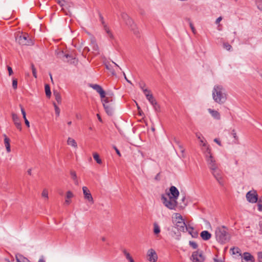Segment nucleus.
Here are the masks:
<instances>
[{
  "mask_svg": "<svg viewBox=\"0 0 262 262\" xmlns=\"http://www.w3.org/2000/svg\"><path fill=\"white\" fill-rule=\"evenodd\" d=\"M12 87L14 90L17 88V80L16 79H13L12 80Z\"/></svg>",
  "mask_w": 262,
  "mask_h": 262,
  "instance_id": "41",
  "label": "nucleus"
},
{
  "mask_svg": "<svg viewBox=\"0 0 262 262\" xmlns=\"http://www.w3.org/2000/svg\"><path fill=\"white\" fill-rule=\"evenodd\" d=\"M16 40L22 46H30L33 44L28 34H21L17 35Z\"/></svg>",
  "mask_w": 262,
  "mask_h": 262,
  "instance_id": "7",
  "label": "nucleus"
},
{
  "mask_svg": "<svg viewBox=\"0 0 262 262\" xmlns=\"http://www.w3.org/2000/svg\"><path fill=\"white\" fill-rule=\"evenodd\" d=\"M90 86L99 94L101 99L105 97V92L100 85L97 84H90Z\"/></svg>",
  "mask_w": 262,
  "mask_h": 262,
  "instance_id": "14",
  "label": "nucleus"
},
{
  "mask_svg": "<svg viewBox=\"0 0 262 262\" xmlns=\"http://www.w3.org/2000/svg\"><path fill=\"white\" fill-rule=\"evenodd\" d=\"M156 180L159 181L160 180V173H158L155 178Z\"/></svg>",
  "mask_w": 262,
  "mask_h": 262,
  "instance_id": "57",
  "label": "nucleus"
},
{
  "mask_svg": "<svg viewBox=\"0 0 262 262\" xmlns=\"http://www.w3.org/2000/svg\"><path fill=\"white\" fill-rule=\"evenodd\" d=\"M223 46L224 48L228 51H230L232 48V46L228 42L224 43Z\"/></svg>",
  "mask_w": 262,
  "mask_h": 262,
  "instance_id": "39",
  "label": "nucleus"
},
{
  "mask_svg": "<svg viewBox=\"0 0 262 262\" xmlns=\"http://www.w3.org/2000/svg\"><path fill=\"white\" fill-rule=\"evenodd\" d=\"M45 92L47 97H50L51 95V92L50 90V86L48 84L45 85Z\"/></svg>",
  "mask_w": 262,
  "mask_h": 262,
  "instance_id": "30",
  "label": "nucleus"
},
{
  "mask_svg": "<svg viewBox=\"0 0 262 262\" xmlns=\"http://www.w3.org/2000/svg\"><path fill=\"white\" fill-rule=\"evenodd\" d=\"M94 50H96V51H98V46L96 44L94 45Z\"/></svg>",
  "mask_w": 262,
  "mask_h": 262,
  "instance_id": "61",
  "label": "nucleus"
},
{
  "mask_svg": "<svg viewBox=\"0 0 262 262\" xmlns=\"http://www.w3.org/2000/svg\"><path fill=\"white\" fill-rule=\"evenodd\" d=\"M82 191L84 199L88 201L91 204H93L94 199L88 188L86 186H83L82 187Z\"/></svg>",
  "mask_w": 262,
  "mask_h": 262,
  "instance_id": "13",
  "label": "nucleus"
},
{
  "mask_svg": "<svg viewBox=\"0 0 262 262\" xmlns=\"http://www.w3.org/2000/svg\"><path fill=\"white\" fill-rule=\"evenodd\" d=\"M190 259L193 262H204L205 259L203 252L201 250H196L192 253Z\"/></svg>",
  "mask_w": 262,
  "mask_h": 262,
  "instance_id": "9",
  "label": "nucleus"
},
{
  "mask_svg": "<svg viewBox=\"0 0 262 262\" xmlns=\"http://www.w3.org/2000/svg\"><path fill=\"white\" fill-rule=\"evenodd\" d=\"M101 102L106 114L112 116L115 110V103L112 97H105L101 99Z\"/></svg>",
  "mask_w": 262,
  "mask_h": 262,
  "instance_id": "4",
  "label": "nucleus"
},
{
  "mask_svg": "<svg viewBox=\"0 0 262 262\" xmlns=\"http://www.w3.org/2000/svg\"><path fill=\"white\" fill-rule=\"evenodd\" d=\"M16 261H14V260H13L12 261H10L8 259H6L5 260L7 262H20V259H19L17 256H16Z\"/></svg>",
  "mask_w": 262,
  "mask_h": 262,
  "instance_id": "47",
  "label": "nucleus"
},
{
  "mask_svg": "<svg viewBox=\"0 0 262 262\" xmlns=\"http://www.w3.org/2000/svg\"><path fill=\"white\" fill-rule=\"evenodd\" d=\"M27 173H28V174L31 176L32 174V170H31V169H29L28 170V171H27Z\"/></svg>",
  "mask_w": 262,
  "mask_h": 262,
  "instance_id": "62",
  "label": "nucleus"
},
{
  "mask_svg": "<svg viewBox=\"0 0 262 262\" xmlns=\"http://www.w3.org/2000/svg\"><path fill=\"white\" fill-rule=\"evenodd\" d=\"M19 106L20 107V110H21V112L23 115V116H24V115L25 116L26 115V112H25L24 108H23V107L21 105H20Z\"/></svg>",
  "mask_w": 262,
  "mask_h": 262,
  "instance_id": "48",
  "label": "nucleus"
},
{
  "mask_svg": "<svg viewBox=\"0 0 262 262\" xmlns=\"http://www.w3.org/2000/svg\"><path fill=\"white\" fill-rule=\"evenodd\" d=\"M12 118L13 120V121L16 127V128L19 129V130H21V124L20 121L19 117L17 116V115L15 113L12 114Z\"/></svg>",
  "mask_w": 262,
  "mask_h": 262,
  "instance_id": "17",
  "label": "nucleus"
},
{
  "mask_svg": "<svg viewBox=\"0 0 262 262\" xmlns=\"http://www.w3.org/2000/svg\"><path fill=\"white\" fill-rule=\"evenodd\" d=\"M158 256L157 252L153 249H150L147 252V259L150 262H156Z\"/></svg>",
  "mask_w": 262,
  "mask_h": 262,
  "instance_id": "12",
  "label": "nucleus"
},
{
  "mask_svg": "<svg viewBox=\"0 0 262 262\" xmlns=\"http://www.w3.org/2000/svg\"><path fill=\"white\" fill-rule=\"evenodd\" d=\"M3 136L4 137V143L6 148L7 151L9 152L11 151L10 139L5 134H4Z\"/></svg>",
  "mask_w": 262,
  "mask_h": 262,
  "instance_id": "22",
  "label": "nucleus"
},
{
  "mask_svg": "<svg viewBox=\"0 0 262 262\" xmlns=\"http://www.w3.org/2000/svg\"><path fill=\"white\" fill-rule=\"evenodd\" d=\"M170 193H168L169 198L177 200L179 195V191L176 187L172 186L169 189Z\"/></svg>",
  "mask_w": 262,
  "mask_h": 262,
  "instance_id": "15",
  "label": "nucleus"
},
{
  "mask_svg": "<svg viewBox=\"0 0 262 262\" xmlns=\"http://www.w3.org/2000/svg\"><path fill=\"white\" fill-rule=\"evenodd\" d=\"M206 158L209 168L210 170L217 167V165L215 162V161L211 154L210 149L208 147H207L206 148Z\"/></svg>",
  "mask_w": 262,
  "mask_h": 262,
  "instance_id": "8",
  "label": "nucleus"
},
{
  "mask_svg": "<svg viewBox=\"0 0 262 262\" xmlns=\"http://www.w3.org/2000/svg\"><path fill=\"white\" fill-rule=\"evenodd\" d=\"M196 137L197 138L200 140V142L202 144V145L203 146H206V144L204 142V138L203 137L202 134L200 133H195Z\"/></svg>",
  "mask_w": 262,
  "mask_h": 262,
  "instance_id": "25",
  "label": "nucleus"
},
{
  "mask_svg": "<svg viewBox=\"0 0 262 262\" xmlns=\"http://www.w3.org/2000/svg\"><path fill=\"white\" fill-rule=\"evenodd\" d=\"M41 196L46 199H48V190L46 189H43L42 193H41Z\"/></svg>",
  "mask_w": 262,
  "mask_h": 262,
  "instance_id": "37",
  "label": "nucleus"
},
{
  "mask_svg": "<svg viewBox=\"0 0 262 262\" xmlns=\"http://www.w3.org/2000/svg\"><path fill=\"white\" fill-rule=\"evenodd\" d=\"M155 111L157 112H159L160 111V105L157 103V101H156L155 104H151Z\"/></svg>",
  "mask_w": 262,
  "mask_h": 262,
  "instance_id": "36",
  "label": "nucleus"
},
{
  "mask_svg": "<svg viewBox=\"0 0 262 262\" xmlns=\"http://www.w3.org/2000/svg\"><path fill=\"white\" fill-rule=\"evenodd\" d=\"M31 68H32V74H33V76L35 77V78H37V72H36V69L34 66L33 64H31Z\"/></svg>",
  "mask_w": 262,
  "mask_h": 262,
  "instance_id": "38",
  "label": "nucleus"
},
{
  "mask_svg": "<svg viewBox=\"0 0 262 262\" xmlns=\"http://www.w3.org/2000/svg\"><path fill=\"white\" fill-rule=\"evenodd\" d=\"M208 111L214 119L216 120H220L221 119L220 114L217 111L208 108Z\"/></svg>",
  "mask_w": 262,
  "mask_h": 262,
  "instance_id": "18",
  "label": "nucleus"
},
{
  "mask_svg": "<svg viewBox=\"0 0 262 262\" xmlns=\"http://www.w3.org/2000/svg\"><path fill=\"white\" fill-rule=\"evenodd\" d=\"M123 253H124V255L125 256L126 258L128 260H129L130 259L133 258L130 255V254L128 252H127L126 250H124L123 251Z\"/></svg>",
  "mask_w": 262,
  "mask_h": 262,
  "instance_id": "40",
  "label": "nucleus"
},
{
  "mask_svg": "<svg viewBox=\"0 0 262 262\" xmlns=\"http://www.w3.org/2000/svg\"><path fill=\"white\" fill-rule=\"evenodd\" d=\"M70 174H71L72 179L74 181V183L76 185H78V180H77V175H76V172L75 171H71Z\"/></svg>",
  "mask_w": 262,
  "mask_h": 262,
  "instance_id": "27",
  "label": "nucleus"
},
{
  "mask_svg": "<svg viewBox=\"0 0 262 262\" xmlns=\"http://www.w3.org/2000/svg\"><path fill=\"white\" fill-rule=\"evenodd\" d=\"M53 94L58 103L60 104L61 103V97L59 93L57 91H54Z\"/></svg>",
  "mask_w": 262,
  "mask_h": 262,
  "instance_id": "26",
  "label": "nucleus"
},
{
  "mask_svg": "<svg viewBox=\"0 0 262 262\" xmlns=\"http://www.w3.org/2000/svg\"><path fill=\"white\" fill-rule=\"evenodd\" d=\"M222 17L221 16H220L219 17H218L216 20H215V24H218L219 23H220V22L222 20Z\"/></svg>",
  "mask_w": 262,
  "mask_h": 262,
  "instance_id": "52",
  "label": "nucleus"
},
{
  "mask_svg": "<svg viewBox=\"0 0 262 262\" xmlns=\"http://www.w3.org/2000/svg\"><path fill=\"white\" fill-rule=\"evenodd\" d=\"M231 134L233 136V138L234 139V143L238 144V138L236 135L235 130L234 129H233L232 130Z\"/></svg>",
  "mask_w": 262,
  "mask_h": 262,
  "instance_id": "31",
  "label": "nucleus"
},
{
  "mask_svg": "<svg viewBox=\"0 0 262 262\" xmlns=\"http://www.w3.org/2000/svg\"><path fill=\"white\" fill-rule=\"evenodd\" d=\"M38 262H45V260H44L43 257L42 256L40 257Z\"/></svg>",
  "mask_w": 262,
  "mask_h": 262,
  "instance_id": "58",
  "label": "nucleus"
},
{
  "mask_svg": "<svg viewBox=\"0 0 262 262\" xmlns=\"http://www.w3.org/2000/svg\"><path fill=\"white\" fill-rule=\"evenodd\" d=\"M230 252L232 253V254L236 255L237 256H241L242 255L241 251L238 247H233L230 249Z\"/></svg>",
  "mask_w": 262,
  "mask_h": 262,
  "instance_id": "23",
  "label": "nucleus"
},
{
  "mask_svg": "<svg viewBox=\"0 0 262 262\" xmlns=\"http://www.w3.org/2000/svg\"><path fill=\"white\" fill-rule=\"evenodd\" d=\"M172 222L179 231L184 232V229H186V224L182 216L180 213H174L172 216Z\"/></svg>",
  "mask_w": 262,
  "mask_h": 262,
  "instance_id": "5",
  "label": "nucleus"
},
{
  "mask_svg": "<svg viewBox=\"0 0 262 262\" xmlns=\"http://www.w3.org/2000/svg\"><path fill=\"white\" fill-rule=\"evenodd\" d=\"M257 255L258 262H262V252H258Z\"/></svg>",
  "mask_w": 262,
  "mask_h": 262,
  "instance_id": "43",
  "label": "nucleus"
},
{
  "mask_svg": "<svg viewBox=\"0 0 262 262\" xmlns=\"http://www.w3.org/2000/svg\"><path fill=\"white\" fill-rule=\"evenodd\" d=\"M144 95H145V96L146 97V95H151L150 94V92L149 90H148V89H146L145 90H143V91Z\"/></svg>",
  "mask_w": 262,
  "mask_h": 262,
  "instance_id": "44",
  "label": "nucleus"
},
{
  "mask_svg": "<svg viewBox=\"0 0 262 262\" xmlns=\"http://www.w3.org/2000/svg\"><path fill=\"white\" fill-rule=\"evenodd\" d=\"M186 229H184V232L187 231L189 233H190L194 230V228L190 226L186 225Z\"/></svg>",
  "mask_w": 262,
  "mask_h": 262,
  "instance_id": "34",
  "label": "nucleus"
},
{
  "mask_svg": "<svg viewBox=\"0 0 262 262\" xmlns=\"http://www.w3.org/2000/svg\"><path fill=\"white\" fill-rule=\"evenodd\" d=\"M258 210L259 211H262V204H258Z\"/></svg>",
  "mask_w": 262,
  "mask_h": 262,
  "instance_id": "55",
  "label": "nucleus"
},
{
  "mask_svg": "<svg viewBox=\"0 0 262 262\" xmlns=\"http://www.w3.org/2000/svg\"><path fill=\"white\" fill-rule=\"evenodd\" d=\"M139 87L142 90V91H143V90H145L146 89L145 88V83L143 82H140L139 83Z\"/></svg>",
  "mask_w": 262,
  "mask_h": 262,
  "instance_id": "42",
  "label": "nucleus"
},
{
  "mask_svg": "<svg viewBox=\"0 0 262 262\" xmlns=\"http://www.w3.org/2000/svg\"><path fill=\"white\" fill-rule=\"evenodd\" d=\"M67 144L74 148H77L78 145L76 141L72 138L69 137L67 140Z\"/></svg>",
  "mask_w": 262,
  "mask_h": 262,
  "instance_id": "21",
  "label": "nucleus"
},
{
  "mask_svg": "<svg viewBox=\"0 0 262 262\" xmlns=\"http://www.w3.org/2000/svg\"><path fill=\"white\" fill-rule=\"evenodd\" d=\"M161 200L163 204L167 208L170 210H176V207L178 205V202L176 200L172 198H167L164 195L161 196Z\"/></svg>",
  "mask_w": 262,
  "mask_h": 262,
  "instance_id": "6",
  "label": "nucleus"
},
{
  "mask_svg": "<svg viewBox=\"0 0 262 262\" xmlns=\"http://www.w3.org/2000/svg\"><path fill=\"white\" fill-rule=\"evenodd\" d=\"M212 174L221 186H224V182L223 178V172L217 167L211 170Z\"/></svg>",
  "mask_w": 262,
  "mask_h": 262,
  "instance_id": "10",
  "label": "nucleus"
},
{
  "mask_svg": "<svg viewBox=\"0 0 262 262\" xmlns=\"http://www.w3.org/2000/svg\"><path fill=\"white\" fill-rule=\"evenodd\" d=\"M121 18L124 21L126 25L129 28L130 30L133 32L134 35L137 37H139L140 31L134 21L129 17L126 13L124 12L121 14Z\"/></svg>",
  "mask_w": 262,
  "mask_h": 262,
  "instance_id": "3",
  "label": "nucleus"
},
{
  "mask_svg": "<svg viewBox=\"0 0 262 262\" xmlns=\"http://www.w3.org/2000/svg\"><path fill=\"white\" fill-rule=\"evenodd\" d=\"M215 236L219 243L222 245L226 244L230 239L228 229L225 226H220L215 228Z\"/></svg>",
  "mask_w": 262,
  "mask_h": 262,
  "instance_id": "2",
  "label": "nucleus"
},
{
  "mask_svg": "<svg viewBox=\"0 0 262 262\" xmlns=\"http://www.w3.org/2000/svg\"><path fill=\"white\" fill-rule=\"evenodd\" d=\"M100 20L101 21V24H102V22L104 21V19H103V17L101 15H100Z\"/></svg>",
  "mask_w": 262,
  "mask_h": 262,
  "instance_id": "64",
  "label": "nucleus"
},
{
  "mask_svg": "<svg viewBox=\"0 0 262 262\" xmlns=\"http://www.w3.org/2000/svg\"><path fill=\"white\" fill-rule=\"evenodd\" d=\"M201 238L204 241H208L211 237V234L207 230L201 232L200 234Z\"/></svg>",
  "mask_w": 262,
  "mask_h": 262,
  "instance_id": "19",
  "label": "nucleus"
},
{
  "mask_svg": "<svg viewBox=\"0 0 262 262\" xmlns=\"http://www.w3.org/2000/svg\"><path fill=\"white\" fill-rule=\"evenodd\" d=\"M73 196V194L71 191H68L66 194V200H65V204L67 205L71 203V201L69 200Z\"/></svg>",
  "mask_w": 262,
  "mask_h": 262,
  "instance_id": "24",
  "label": "nucleus"
},
{
  "mask_svg": "<svg viewBox=\"0 0 262 262\" xmlns=\"http://www.w3.org/2000/svg\"><path fill=\"white\" fill-rule=\"evenodd\" d=\"M255 3L257 8L262 11V0H256Z\"/></svg>",
  "mask_w": 262,
  "mask_h": 262,
  "instance_id": "33",
  "label": "nucleus"
},
{
  "mask_svg": "<svg viewBox=\"0 0 262 262\" xmlns=\"http://www.w3.org/2000/svg\"><path fill=\"white\" fill-rule=\"evenodd\" d=\"M247 201L251 203H255L258 201V194L256 190H253L248 191L246 194Z\"/></svg>",
  "mask_w": 262,
  "mask_h": 262,
  "instance_id": "11",
  "label": "nucleus"
},
{
  "mask_svg": "<svg viewBox=\"0 0 262 262\" xmlns=\"http://www.w3.org/2000/svg\"><path fill=\"white\" fill-rule=\"evenodd\" d=\"M189 25H190V28H191V30H192V32H193V33H194V30H195V29H194V27H193V26L192 24L191 23H190Z\"/></svg>",
  "mask_w": 262,
  "mask_h": 262,
  "instance_id": "56",
  "label": "nucleus"
},
{
  "mask_svg": "<svg viewBox=\"0 0 262 262\" xmlns=\"http://www.w3.org/2000/svg\"><path fill=\"white\" fill-rule=\"evenodd\" d=\"M214 142L216 143L219 145L222 146L221 142V141L218 139H217V138L214 139Z\"/></svg>",
  "mask_w": 262,
  "mask_h": 262,
  "instance_id": "50",
  "label": "nucleus"
},
{
  "mask_svg": "<svg viewBox=\"0 0 262 262\" xmlns=\"http://www.w3.org/2000/svg\"><path fill=\"white\" fill-rule=\"evenodd\" d=\"M189 244L191 246H196V244L194 242H189Z\"/></svg>",
  "mask_w": 262,
  "mask_h": 262,
  "instance_id": "63",
  "label": "nucleus"
},
{
  "mask_svg": "<svg viewBox=\"0 0 262 262\" xmlns=\"http://www.w3.org/2000/svg\"><path fill=\"white\" fill-rule=\"evenodd\" d=\"M25 124L26 125L28 126V127H29L30 126V123H29V122L28 120H25Z\"/></svg>",
  "mask_w": 262,
  "mask_h": 262,
  "instance_id": "60",
  "label": "nucleus"
},
{
  "mask_svg": "<svg viewBox=\"0 0 262 262\" xmlns=\"http://www.w3.org/2000/svg\"><path fill=\"white\" fill-rule=\"evenodd\" d=\"M20 259V262H30L27 258L25 257H23L22 259Z\"/></svg>",
  "mask_w": 262,
  "mask_h": 262,
  "instance_id": "51",
  "label": "nucleus"
},
{
  "mask_svg": "<svg viewBox=\"0 0 262 262\" xmlns=\"http://www.w3.org/2000/svg\"><path fill=\"white\" fill-rule=\"evenodd\" d=\"M189 234L191 235V236L193 237H196L198 235V232L194 231V230H193V231Z\"/></svg>",
  "mask_w": 262,
  "mask_h": 262,
  "instance_id": "45",
  "label": "nucleus"
},
{
  "mask_svg": "<svg viewBox=\"0 0 262 262\" xmlns=\"http://www.w3.org/2000/svg\"><path fill=\"white\" fill-rule=\"evenodd\" d=\"M114 149H115L117 154L119 156H121V154H120V152L119 151V149L115 146L114 147Z\"/></svg>",
  "mask_w": 262,
  "mask_h": 262,
  "instance_id": "54",
  "label": "nucleus"
},
{
  "mask_svg": "<svg viewBox=\"0 0 262 262\" xmlns=\"http://www.w3.org/2000/svg\"><path fill=\"white\" fill-rule=\"evenodd\" d=\"M160 227L156 223L154 224V232L155 234H158L160 232Z\"/></svg>",
  "mask_w": 262,
  "mask_h": 262,
  "instance_id": "28",
  "label": "nucleus"
},
{
  "mask_svg": "<svg viewBox=\"0 0 262 262\" xmlns=\"http://www.w3.org/2000/svg\"><path fill=\"white\" fill-rule=\"evenodd\" d=\"M244 259L246 261L254 262V257L249 253L245 252L244 253Z\"/></svg>",
  "mask_w": 262,
  "mask_h": 262,
  "instance_id": "20",
  "label": "nucleus"
},
{
  "mask_svg": "<svg viewBox=\"0 0 262 262\" xmlns=\"http://www.w3.org/2000/svg\"><path fill=\"white\" fill-rule=\"evenodd\" d=\"M93 158L95 159V160L97 162L98 164H101L102 161L99 158V156L98 154L95 153L93 154Z\"/></svg>",
  "mask_w": 262,
  "mask_h": 262,
  "instance_id": "32",
  "label": "nucleus"
},
{
  "mask_svg": "<svg viewBox=\"0 0 262 262\" xmlns=\"http://www.w3.org/2000/svg\"><path fill=\"white\" fill-rule=\"evenodd\" d=\"M7 69H8V72H9V75L10 76L11 75L13 74L12 69L11 68V67H10L9 66H8L7 67Z\"/></svg>",
  "mask_w": 262,
  "mask_h": 262,
  "instance_id": "46",
  "label": "nucleus"
},
{
  "mask_svg": "<svg viewBox=\"0 0 262 262\" xmlns=\"http://www.w3.org/2000/svg\"><path fill=\"white\" fill-rule=\"evenodd\" d=\"M53 104L55 108V114L57 116H59L60 112V108L57 106V105L55 103H54Z\"/></svg>",
  "mask_w": 262,
  "mask_h": 262,
  "instance_id": "35",
  "label": "nucleus"
},
{
  "mask_svg": "<svg viewBox=\"0 0 262 262\" xmlns=\"http://www.w3.org/2000/svg\"><path fill=\"white\" fill-rule=\"evenodd\" d=\"M64 0H61L59 1L58 2V4L61 7H62L64 5Z\"/></svg>",
  "mask_w": 262,
  "mask_h": 262,
  "instance_id": "53",
  "label": "nucleus"
},
{
  "mask_svg": "<svg viewBox=\"0 0 262 262\" xmlns=\"http://www.w3.org/2000/svg\"><path fill=\"white\" fill-rule=\"evenodd\" d=\"M97 118H98V120H99V121L100 122H102V119H101V117H100V115H99V114H97Z\"/></svg>",
  "mask_w": 262,
  "mask_h": 262,
  "instance_id": "59",
  "label": "nucleus"
},
{
  "mask_svg": "<svg viewBox=\"0 0 262 262\" xmlns=\"http://www.w3.org/2000/svg\"><path fill=\"white\" fill-rule=\"evenodd\" d=\"M214 262H223L221 259H218L217 256L215 255V257L213 258Z\"/></svg>",
  "mask_w": 262,
  "mask_h": 262,
  "instance_id": "49",
  "label": "nucleus"
},
{
  "mask_svg": "<svg viewBox=\"0 0 262 262\" xmlns=\"http://www.w3.org/2000/svg\"><path fill=\"white\" fill-rule=\"evenodd\" d=\"M212 98L217 103L222 104L227 100V94L225 90L221 85H215L212 92Z\"/></svg>",
  "mask_w": 262,
  "mask_h": 262,
  "instance_id": "1",
  "label": "nucleus"
},
{
  "mask_svg": "<svg viewBox=\"0 0 262 262\" xmlns=\"http://www.w3.org/2000/svg\"><path fill=\"white\" fill-rule=\"evenodd\" d=\"M102 26L103 30L105 31V33L107 34V37L110 40H113L115 39V37L114 34L109 27L105 24L104 21L102 22Z\"/></svg>",
  "mask_w": 262,
  "mask_h": 262,
  "instance_id": "16",
  "label": "nucleus"
},
{
  "mask_svg": "<svg viewBox=\"0 0 262 262\" xmlns=\"http://www.w3.org/2000/svg\"><path fill=\"white\" fill-rule=\"evenodd\" d=\"M146 99L151 104H155L156 100L154 99L152 95H146Z\"/></svg>",
  "mask_w": 262,
  "mask_h": 262,
  "instance_id": "29",
  "label": "nucleus"
}]
</instances>
